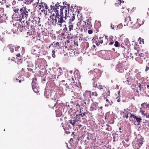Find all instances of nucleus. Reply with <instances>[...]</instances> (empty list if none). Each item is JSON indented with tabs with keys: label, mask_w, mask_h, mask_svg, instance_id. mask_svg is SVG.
Here are the masks:
<instances>
[{
	"label": "nucleus",
	"mask_w": 149,
	"mask_h": 149,
	"mask_svg": "<svg viewBox=\"0 0 149 149\" xmlns=\"http://www.w3.org/2000/svg\"><path fill=\"white\" fill-rule=\"evenodd\" d=\"M52 14V15L50 16V18L52 19L53 22L52 24L55 25L56 23L59 25L60 27L62 26V24L63 22H66L67 19L66 16L63 17V15L61 14H59L58 11H56V13Z\"/></svg>",
	"instance_id": "1"
},
{
	"label": "nucleus",
	"mask_w": 149,
	"mask_h": 149,
	"mask_svg": "<svg viewBox=\"0 0 149 149\" xmlns=\"http://www.w3.org/2000/svg\"><path fill=\"white\" fill-rule=\"evenodd\" d=\"M28 12L26 10L25 8L23 7L20 9L19 12V16L20 17H21V20H22V19H23L26 18L28 17Z\"/></svg>",
	"instance_id": "2"
},
{
	"label": "nucleus",
	"mask_w": 149,
	"mask_h": 149,
	"mask_svg": "<svg viewBox=\"0 0 149 149\" xmlns=\"http://www.w3.org/2000/svg\"><path fill=\"white\" fill-rule=\"evenodd\" d=\"M67 19H68L69 20V26H68L69 27V31L68 32L69 33L70 31H71L73 29V23H72V22L75 19V17L74 14H72V16L71 17H70V16H68Z\"/></svg>",
	"instance_id": "3"
},
{
	"label": "nucleus",
	"mask_w": 149,
	"mask_h": 149,
	"mask_svg": "<svg viewBox=\"0 0 149 149\" xmlns=\"http://www.w3.org/2000/svg\"><path fill=\"white\" fill-rule=\"evenodd\" d=\"M143 138L139 139L136 138H135V141L133 145L135 144V149H139L142 146L143 144Z\"/></svg>",
	"instance_id": "4"
},
{
	"label": "nucleus",
	"mask_w": 149,
	"mask_h": 149,
	"mask_svg": "<svg viewBox=\"0 0 149 149\" xmlns=\"http://www.w3.org/2000/svg\"><path fill=\"white\" fill-rule=\"evenodd\" d=\"M127 67L122 63L118 64L116 66V70L120 72H123L127 70Z\"/></svg>",
	"instance_id": "5"
},
{
	"label": "nucleus",
	"mask_w": 149,
	"mask_h": 149,
	"mask_svg": "<svg viewBox=\"0 0 149 149\" xmlns=\"http://www.w3.org/2000/svg\"><path fill=\"white\" fill-rule=\"evenodd\" d=\"M35 24L36 23L35 22ZM26 28H27L28 29L30 28H32L33 29L35 28L36 26V24H34V23H33V22L29 20L28 21H26Z\"/></svg>",
	"instance_id": "6"
},
{
	"label": "nucleus",
	"mask_w": 149,
	"mask_h": 149,
	"mask_svg": "<svg viewBox=\"0 0 149 149\" xmlns=\"http://www.w3.org/2000/svg\"><path fill=\"white\" fill-rule=\"evenodd\" d=\"M67 6H61V8L60 9V13L62 15H63V11H64L65 13V16H66V17L67 18V16H69V14H67Z\"/></svg>",
	"instance_id": "7"
},
{
	"label": "nucleus",
	"mask_w": 149,
	"mask_h": 149,
	"mask_svg": "<svg viewBox=\"0 0 149 149\" xmlns=\"http://www.w3.org/2000/svg\"><path fill=\"white\" fill-rule=\"evenodd\" d=\"M16 26L18 28L24 27L25 28V27H26V23H25V21L23 20L22 21L19 22L18 23L17 22Z\"/></svg>",
	"instance_id": "8"
},
{
	"label": "nucleus",
	"mask_w": 149,
	"mask_h": 149,
	"mask_svg": "<svg viewBox=\"0 0 149 149\" xmlns=\"http://www.w3.org/2000/svg\"><path fill=\"white\" fill-rule=\"evenodd\" d=\"M59 3H57L55 5V6L54 5L52 6V5H51L50 6L51 10H53L55 11V13H56V11H58V10L59 9V7H60L61 8V6L60 4H59Z\"/></svg>",
	"instance_id": "9"
},
{
	"label": "nucleus",
	"mask_w": 149,
	"mask_h": 149,
	"mask_svg": "<svg viewBox=\"0 0 149 149\" xmlns=\"http://www.w3.org/2000/svg\"><path fill=\"white\" fill-rule=\"evenodd\" d=\"M98 103L94 102L92 104L91 107L90 108V110L92 111L93 110H95L98 108Z\"/></svg>",
	"instance_id": "10"
},
{
	"label": "nucleus",
	"mask_w": 149,
	"mask_h": 149,
	"mask_svg": "<svg viewBox=\"0 0 149 149\" xmlns=\"http://www.w3.org/2000/svg\"><path fill=\"white\" fill-rule=\"evenodd\" d=\"M130 75V73H127L125 76V78L126 79V80L127 81L128 84L129 85L130 84H129V82H130V80H132L134 79V78L132 77V76H130L129 77Z\"/></svg>",
	"instance_id": "11"
},
{
	"label": "nucleus",
	"mask_w": 149,
	"mask_h": 149,
	"mask_svg": "<svg viewBox=\"0 0 149 149\" xmlns=\"http://www.w3.org/2000/svg\"><path fill=\"white\" fill-rule=\"evenodd\" d=\"M24 52V48L23 47H22L21 48V51H18V53H16L15 54H17L16 56L17 57H20L21 55H22L23 54Z\"/></svg>",
	"instance_id": "12"
},
{
	"label": "nucleus",
	"mask_w": 149,
	"mask_h": 149,
	"mask_svg": "<svg viewBox=\"0 0 149 149\" xmlns=\"http://www.w3.org/2000/svg\"><path fill=\"white\" fill-rule=\"evenodd\" d=\"M73 87V86H72L71 84H70L68 86L66 85V90H68L71 92H73L74 89Z\"/></svg>",
	"instance_id": "13"
},
{
	"label": "nucleus",
	"mask_w": 149,
	"mask_h": 149,
	"mask_svg": "<svg viewBox=\"0 0 149 149\" xmlns=\"http://www.w3.org/2000/svg\"><path fill=\"white\" fill-rule=\"evenodd\" d=\"M77 25H80L81 26H83L84 27L85 26H86V22L83 20H80L78 22V23H77Z\"/></svg>",
	"instance_id": "14"
},
{
	"label": "nucleus",
	"mask_w": 149,
	"mask_h": 149,
	"mask_svg": "<svg viewBox=\"0 0 149 149\" xmlns=\"http://www.w3.org/2000/svg\"><path fill=\"white\" fill-rule=\"evenodd\" d=\"M39 6L40 7V8H42L45 9L46 10L48 9V8L46 3H41V4L39 5Z\"/></svg>",
	"instance_id": "15"
},
{
	"label": "nucleus",
	"mask_w": 149,
	"mask_h": 149,
	"mask_svg": "<svg viewBox=\"0 0 149 149\" xmlns=\"http://www.w3.org/2000/svg\"><path fill=\"white\" fill-rule=\"evenodd\" d=\"M34 80H33L32 83V88L33 91L35 93H37L38 92V90L36 88L34 84Z\"/></svg>",
	"instance_id": "16"
},
{
	"label": "nucleus",
	"mask_w": 149,
	"mask_h": 149,
	"mask_svg": "<svg viewBox=\"0 0 149 149\" xmlns=\"http://www.w3.org/2000/svg\"><path fill=\"white\" fill-rule=\"evenodd\" d=\"M106 103L105 104V106L108 107L109 105H111L112 104V101H111V102L109 101V100L107 99H106Z\"/></svg>",
	"instance_id": "17"
},
{
	"label": "nucleus",
	"mask_w": 149,
	"mask_h": 149,
	"mask_svg": "<svg viewBox=\"0 0 149 149\" xmlns=\"http://www.w3.org/2000/svg\"><path fill=\"white\" fill-rule=\"evenodd\" d=\"M123 113L124 114L123 116V117L127 119L128 118L129 116L128 115L129 112L128 111H125V112H123Z\"/></svg>",
	"instance_id": "18"
},
{
	"label": "nucleus",
	"mask_w": 149,
	"mask_h": 149,
	"mask_svg": "<svg viewBox=\"0 0 149 149\" xmlns=\"http://www.w3.org/2000/svg\"><path fill=\"white\" fill-rule=\"evenodd\" d=\"M8 47L9 48L10 51L11 52L13 53L14 52V51L15 50V47L14 46H13L11 45H9Z\"/></svg>",
	"instance_id": "19"
},
{
	"label": "nucleus",
	"mask_w": 149,
	"mask_h": 149,
	"mask_svg": "<svg viewBox=\"0 0 149 149\" xmlns=\"http://www.w3.org/2000/svg\"><path fill=\"white\" fill-rule=\"evenodd\" d=\"M15 51L16 53L18 52V51H21V48L19 46H16L15 47Z\"/></svg>",
	"instance_id": "20"
},
{
	"label": "nucleus",
	"mask_w": 149,
	"mask_h": 149,
	"mask_svg": "<svg viewBox=\"0 0 149 149\" xmlns=\"http://www.w3.org/2000/svg\"><path fill=\"white\" fill-rule=\"evenodd\" d=\"M71 84L72 86H73V87L74 89L76 88H78V87L77 83V82H74L73 83H72Z\"/></svg>",
	"instance_id": "21"
},
{
	"label": "nucleus",
	"mask_w": 149,
	"mask_h": 149,
	"mask_svg": "<svg viewBox=\"0 0 149 149\" xmlns=\"http://www.w3.org/2000/svg\"><path fill=\"white\" fill-rule=\"evenodd\" d=\"M135 119H136V121L138 123L137 125H139V123H140L141 122L142 120L141 118H138L136 116V118H135Z\"/></svg>",
	"instance_id": "22"
},
{
	"label": "nucleus",
	"mask_w": 149,
	"mask_h": 149,
	"mask_svg": "<svg viewBox=\"0 0 149 149\" xmlns=\"http://www.w3.org/2000/svg\"><path fill=\"white\" fill-rule=\"evenodd\" d=\"M86 22V26H88V27H90L91 26V24L90 21H89L88 19H87L86 20V21L85 22Z\"/></svg>",
	"instance_id": "23"
},
{
	"label": "nucleus",
	"mask_w": 149,
	"mask_h": 149,
	"mask_svg": "<svg viewBox=\"0 0 149 149\" xmlns=\"http://www.w3.org/2000/svg\"><path fill=\"white\" fill-rule=\"evenodd\" d=\"M83 102L84 103L85 106L86 105L87 106L89 104V100H88L87 99L86 100L85 99L84 101H83Z\"/></svg>",
	"instance_id": "24"
},
{
	"label": "nucleus",
	"mask_w": 149,
	"mask_h": 149,
	"mask_svg": "<svg viewBox=\"0 0 149 149\" xmlns=\"http://www.w3.org/2000/svg\"><path fill=\"white\" fill-rule=\"evenodd\" d=\"M141 26L140 24H139L137 23H136L134 24V28L137 29L139 28Z\"/></svg>",
	"instance_id": "25"
},
{
	"label": "nucleus",
	"mask_w": 149,
	"mask_h": 149,
	"mask_svg": "<svg viewBox=\"0 0 149 149\" xmlns=\"http://www.w3.org/2000/svg\"><path fill=\"white\" fill-rule=\"evenodd\" d=\"M130 18L131 17L130 16H128L127 17H126L125 19V21H126L127 20H128V23L129 21H131Z\"/></svg>",
	"instance_id": "26"
},
{
	"label": "nucleus",
	"mask_w": 149,
	"mask_h": 149,
	"mask_svg": "<svg viewBox=\"0 0 149 149\" xmlns=\"http://www.w3.org/2000/svg\"><path fill=\"white\" fill-rule=\"evenodd\" d=\"M82 117V114H79L78 115H77L76 116V118L77 119H79L81 117Z\"/></svg>",
	"instance_id": "27"
},
{
	"label": "nucleus",
	"mask_w": 149,
	"mask_h": 149,
	"mask_svg": "<svg viewBox=\"0 0 149 149\" xmlns=\"http://www.w3.org/2000/svg\"><path fill=\"white\" fill-rule=\"evenodd\" d=\"M66 127L65 129H67V130H70L71 129V127H70V125H66Z\"/></svg>",
	"instance_id": "28"
},
{
	"label": "nucleus",
	"mask_w": 149,
	"mask_h": 149,
	"mask_svg": "<svg viewBox=\"0 0 149 149\" xmlns=\"http://www.w3.org/2000/svg\"><path fill=\"white\" fill-rule=\"evenodd\" d=\"M63 129H64V130H65V133L67 134H69L70 133V130H67V129H65L63 128Z\"/></svg>",
	"instance_id": "29"
},
{
	"label": "nucleus",
	"mask_w": 149,
	"mask_h": 149,
	"mask_svg": "<svg viewBox=\"0 0 149 149\" xmlns=\"http://www.w3.org/2000/svg\"><path fill=\"white\" fill-rule=\"evenodd\" d=\"M19 10V9L18 8H15V9H14L13 11L15 13H19V12H18Z\"/></svg>",
	"instance_id": "30"
},
{
	"label": "nucleus",
	"mask_w": 149,
	"mask_h": 149,
	"mask_svg": "<svg viewBox=\"0 0 149 149\" xmlns=\"http://www.w3.org/2000/svg\"><path fill=\"white\" fill-rule=\"evenodd\" d=\"M119 45V42L117 41H116L115 42L114 46L116 47H118Z\"/></svg>",
	"instance_id": "31"
},
{
	"label": "nucleus",
	"mask_w": 149,
	"mask_h": 149,
	"mask_svg": "<svg viewBox=\"0 0 149 149\" xmlns=\"http://www.w3.org/2000/svg\"><path fill=\"white\" fill-rule=\"evenodd\" d=\"M91 95L94 96H97V94L96 92H92Z\"/></svg>",
	"instance_id": "32"
},
{
	"label": "nucleus",
	"mask_w": 149,
	"mask_h": 149,
	"mask_svg": "<svg viewBox=\"0 0 149 149\" xmlns=\"http://www.w3.org/2000/svg\"><path fill=\"white\" fill-rule=\"evenodd\" d=\"M97 88H98L99 89H102L103 88L102 87V85H97Z\"/></svg>",
	"instance_id": "33"
},
{
	"label": "nucleus",
	"mask_w": 149,
	"mask_h": 149,
	"mask_svg": "<svg viewBox=\"0 0 149 149\" xmlns=\"http://www.w3.org/2000/svg\"><path fill=\"white\" fill-rule=\"evenodd\" d=\"M93 87H97V84L96 83V82L93 83Z\"/></svg>",
	"instance_id": "34"
},
{
	"label": "nucleus",
	"mask_w": 149,
	"mask_h": 149,
	"mask_svg": "<svg viewBox=\"0 0 149 149\" xmlns=\"http://www.w3.org/2000/svg\"><path fill=\"white\" fill-rule=\"evenodd\" d=\"M26 34L27 35H29V36H31L32 35V32L30 31L27 32Z\"/></svg>",
	"instance_id": "35"
},
{
	"label": "nucleus",
	"mask_w": 149,
	"mask_h": 149,
	"mask_svg": "<svg viewBox=\"0 0 149 149\" xmlns=\"http://www.w3.org/2000/svg\"><path fill=\"white\" fill-rule=\"evenodd\" d=\"M117 27L118 28H119L120 29L122 28L123 25H122V24H120L117 26Z\"/></svg>",
	"instance_id": "36"
},
{
	"label": "nucleus",
	"mask_w": 149,
	"mask_h": 149,
	"mask_svg": "<svg viewBox=\"0 0 149 149\" xmlns=\"http://www.w3.org/2000/svg\"><path fill=\"white\" fill-rule=\"evenodd\" d=\"M144 115L146 116V117L149 118V114L148 113H145Z\"/></svg>",
	"instance_id": "37"
},
{
	"label": "nucleus",
	"mask_w": 149,
	"mask_h": 149,
	"mask_svg": "<svg viewBox=\"0 0 149 149\" xmlns=\"http://www.w3.org/2000/svg\"><path fill=\"white\" fill-rule=\"evenodd\" d=\"M130 118L133 117L134 118H136V116H134V114H131V115L130 116Z\"/></svg>",
	"instance_id": "38"
},
{
	"label": "nucleus",
	"mask_w": 149,
	"mask_h": 149,
	"mask_svg": "<svg viewBox=\"0 0 149 149\" xmlns=\"http://www.w3.org/2000/svg\"><path fill=\"white\" fill-rule=\"evenodd\" d=\"M149 70V65H148V66H146V69L145 71L147 72L148 70Z\"/></svg>",
	"instance_id": "39"
},
{
	"label": "nucleus",
	"mask_w": 149,
	"mask_h": 149,
	"mask_svg": "<svg viewBox=\"0 0 149 149\" xmlns=\"http://www.w3.org/2000/svg\"><path fill=\"white\" fill-rule=\"evenodd\" d=\"M139 55L140 56H141L142 57H143L144 56V54L143 53H141V54H139Z\"/></svg>",
	"instance_id": "40"
},
{
	"label": "nucleus",
	"mask_w": 149,
	"mask_h": 149,
	"mask_svg": "<svg viewBox=\"0 0 149 149\" xmlns=\"http://www.w3.org/2000/svg\"><path fill=\"white\" fill-rule=\"evenodd\" d=\"M25 1H26L25 3H26V2H27V4L31 3V1H30V0H25Z\"/></svg>",
	"instance_id": "41"
},
{
	"label": "nucleus",
	"mask_w": 149,
	"mask_h": 149,
	"mask_svg": "<svg viewBox=\"0 0 149 149\" xmlns=\"http://www.w3.org/2000/svg\"><path fill=\"white\" fill-rule=\"evenodd\" d=\"M64 26H65V27L64 28L63 30H64V31H66L67 30H68V28L67 27H66V25L65 24L64 25Z\"/></svg>",
	"instance_id": "42"
},
{
	"label": "nucleus",
	"mask_w": 149,
	"mask_h": 149,
	"mask_svg": "<svg viewBox=\"0 0 149 149\" xmlns=\"http://www.w3.org/2000/svg\"><path fill=\"white\" fill-rule=\"evenodd\" d=\"M88 33H89L90 34H91L92 33H93V31H92V30H89L88 31Z\"/></svg>",
	"instance_id": "43"
},
{
	"label": "nucleus",
	"mask_w": 149,
	"mask_h": 149,
	"mask_svg": "<svg viewBox=\"0 0 149 149\" xmlns=\"http://www.w3.org/2000/svg\"><path fill=\"white\" fill-rule=\"evenodd\" d=\"M90 139H91L92 140H94V137L93 136H92V135L91 136H90Z\"/></svg>",
	"instance_id": "44"
},
{
	"label": "nucleus",
	"mask_w": 149,
	"mask_h": 149,
	"mask_svg": "<svg viewBox=\"0 0 149 149\" xmlns=\"http://www.w3.org/2000/svg\"><path fill=\"white\" fill-rule=\"evenodd\" d=\"M70 4L68 5V13L69 12V10H71V9H70Z\"/></svg>",
	"instance_id": "45"
},
{
	"label": "nucleus",
	"mask_w": 149,
	"mask_h": 149,
	"mask_svg": "<svg viewBox=\"0 0 149 149\" xmlns=\"http://www.w3.org/2000/svg\"><path fill=\"white\" fill-rule=\"evenodd\" d=\"M69 121L70 123L72 125V123H73V120H69Z\"/></svg>",
	"instance_id": "46"
},
{
	"label": "nucleus",
	"mask_w": 149,
	"mask_h": 149,
	"mask_svg": "<svg viewBox=\"0 0 149 149\" xmlns=\"http://www.w3.org/2000/svg\"><path fill=\"white\" fill-rule=\"evenodd\" d=\"M76 106L77 107H77L80 108V105H79V104H78V103L77 104H76Z\"/></svg>",
	"instance_id": "47"
},
{
	"label": "nucleus",
	"mask_w": 149,
	"mask_h": 149,
	"mask_svg": "<svg viewBox=\"0 0 149 149\" xmlns=\"http://www.w3.org/2000/svg\"><path fill=\"white\" fill-rule=\"evenodd\" d=\"M139 87L140 89V90H141V89L143 88L142 87H141V86L140 84H139V85L138 86Z\"/></svg>",
	"instance_id": "48"
},
{
	"label": "nucleus",
	"mask_w": 149,
	"mask_h": 149,
	"mask_svg": "<svg viewBox=\"0 0 149 149\" xmlns=\"http://www.w3.org/2000/svg\"><path fill=\"white\" fill-rule=\"evenodd\" d=\"M86 113V112H84V113H83V114L82 115V117L83 116H85Z\"/></svg>",
	"instance_id": "49"
},
{
	"label": "nucleus",
	"mask_w": 149,
	"mask_h": 149,
	"mask_svg": "<svg viewBox=\"0 0 149 149\" xmlns=\"http://www.w3.org/2000/svg\"><path fill=\"white\" fill-rule=\"evenodd\" d=\"M112 129L110 127L109 128H108L107 129V130L108 131H111Z\"/></svg>",
	"instance_id": "50"
},
{
	"label": "nucleus",
	"mask_w": 149,
	"mask_h": 149,
	"mask_svg": "<svg viewBox=\"0 0 149 149\" xmlns=\"http://www.w3.org/2000/svg\"><path fill=\"white\" fill-rule=\"evenodd\" d=\"M52 54H55V51L54 50H53L52 51Z\"/></svg>",
	"instance_id": "51"
},
{
	"label": "nucleus",
	"mask_w": 149,
	"mask_h": 149,
	"mask_svg": "<svg viewBox=\"0 0 149 149\" xmlns=\"http://www.w3.org/2000/svg\"><path fill=\"white\" fill-rule=\"evenodd\" d=\"M103 42V41L102 40H100L99 42V43H100V44H102V43Z\"/></svg>",
	"instance_id": "52"
},
{
	"label": "nucleus",
	"mask_w": 149,
	"mask_h": 149,
	"mask_svg": "<svg viewBox=\"0 0 149 149\" xmlns=\"http://www.w3.org/2000/svg\"><path fill=\"white\" fill-rule=\"evenodd\" d=\"M114 26L112 25H111V28L112 29H114V27H113Z\"/></svg>",
	"instance_id": "53"
},
{
	"label": "nucleus",
	"mask_w": 149,
	"mask_h": 149,
	"mask_svg": "<svg viewBox=\"0 0 149 149\" xmlns=\"http://www.w3.org/2000/svg\"><path fill=\"white\" fill-rule=\"evenodd\" d=\"M75 123V122H74L73 121V123H72V126H73V127H74V124Z\"/></svg>",
	"instance_id": "54"
},
{
	"label": "nucleus",
	"mask_w": 149,
	"mask_h": 149,
	"mask_svg": "<svg viewBox=\"0 0 149 149\" xmlns=\"http://www.w3.org/2000/svg\"><path fill=\"white\" fill-rule=\"evenodd\" d=\"M55 45H59V43L58 42H57L55 44Z\"/></svg>",
	"instance_id": "55"
},
{
	"label": "nucleus",
	"mask_w": 149,
	"mask_h": 149,
	"mask_svg": "<svg viewBox=\"0 0 149 149\" xmlns=\"http://www.w3.org/2000/svg\"><path fill=\"white\" fill-rule=\"evenodd\" d=\"M113 42H111L109 44L111 45H112L113 44Z\"/></svg>",
	"instance_id": "56"
},
{
	"label": "nucleus",
	"mask_w": 149,
	"mask_h": 149,
	"mask_svg": "<svg viewBox=\"0 0 149 149\" xmlns=\"http://www.w3.org/2000/svg\"><path fill=\"white\" fill-rule=\"evenodd\" d=\"M74 132H72V136L73 135L74 136H75L74 135Z\"/></svg>",
	"instance_id": "57"
},
{
	"label": "nucleus",
	"mask_w": 149,
	"mask_h": 149,
	"mask_svg": "<svg viewBox=\"0 0 149 149\" xmlns=\"http://www.w3.org/2000/svg\"><path fill=\"white\" fill-rule=\"evenodd\" d=\"M52 56L53 58H55V54H52Z\"/></svg>",
	"instance_id": "58"
},
{
	"label": "nucleus",
	"mask_w": 149,
	"mask_h": 149,
	"mask_svg": "<svg viewBox=\"0 0 149 149\" xmlns=\"http://www.w3.org/2000/svg\"><path fill=\"white\" fill-rule=\"evenodd\" d=\"M42 9L41 10V12H43V11H45V9H44V8H42Z\"/></svg>",
	"instance_id": "59"
},
{
	"label": "nucleus",
	"mask_w": 149,
	"mask_h": 149,
	"mask_svg": "<svg viewBox=\"0 0 149 149\" xmlns=\"http://www.w3.org/2000/svg\"><path fill=\"white\" fill-rule=\"evenodd\" d=\"M73 121L74 122H75V123H76V122H77V121L75 119L73 120Z\"/></svg>",
	"instance_id": "60"
},
{
	"label": "nucleus",
	"mask_w": 149,
	"mask_h": 149,
	"mask_svg": "<svg viewBox=\"0 0 149 149\" xmlns=\"http://www.w3.org/2000/svg\"><path fill=\"white\" fill-rule=\"evenodd\" d=\"M73 141V138H71L70 139V141Z\"/></svg>",
	"instance_id": "61"
},
{
	"label": "nucleus",
	"mask_w": 149,
	"mask_h": 149,
	"mask_svg": "<svg viewBox=\"0 0 149 149\" xmlns=\"http://www.w3.org/2000/svg\"><path fill=\"white\" fill-rule=\"evenodd\" d=\"M97 38H98L97 36H95V37H94L93 38L94 39L95 38V39H97Z\"/></svg>",
	"instance_id": "62"
},
{
	"label": "nucleus",
	"mask_w": 149,
	"mask_h": 149,
	"mask_svg": "<svg viewBox=\"0 0 149 149\" xmlns=\"http://www.w3.org/2000/svg\"><path fill=\"white\" fill-rule=\"evenodd\" d=\"M69 72L70 73V74H72V71L71 70H70L69 71Z\"/></svg>",
	"instance_id": "63"
},
{
	"label": "nucleus",
	"mask_w": 149,
	"mask_h": 149,
	"mask_svg": "<svg viewBox=\"0 0 149 149\" xmlns=\"http://www.w3.org/2000/svg\"><path fill=\"white\" fill-rule=\"evenodd\" d=\"M149 89V85H147L146 86Z\"/></svg>",
	"instance_id": "64"
}]
</instances>
